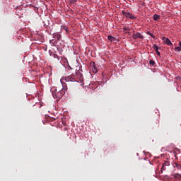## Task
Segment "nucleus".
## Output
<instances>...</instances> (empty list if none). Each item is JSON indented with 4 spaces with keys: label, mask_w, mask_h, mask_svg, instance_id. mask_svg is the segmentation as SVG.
I'll return each mask as SVG.
<instances>
[{
    "label": "nucleus",
    "mask_w": 181,
    "mask_h": 181,
    "mask_svg": "<svg viewBox=\"0 0 181 181\" xmlns=\"http://www.w3.org/2000/svg\"><path fill=\"white\" fill-rule=\"evenodd\" d=\"M53 57L54 59H59V56L57 55V54H53Z\"/></svg>",
    "instance_id": "nucleus-17"
},
{
    "label": "nucleus",
    "mask_w": 181,
    "mask_h": 181,
    "mask_svg": "<svg viewBox=\"0 0 181 181\" xmlns=\"http://www.w3.org/2000/svg\"><path fill=\"white\" fill-rule=\"evenodd\" d=\"M90 67L93 73H95V74L98 73V71L97 70V68L95 67V62H90Z\"/></svg>",
    "instance_id": "nucleus-7"
},
{
    "label": "nucleus",
    "mask_w": 181,
    "mask_h": 181,
    "mask_svg": "<svg viewBox=\"0 0 181 181\" xmlns=\"http://www.w3.org/2000/svg\"><path fill=\"white\" fill-rule=\"evenodd\" d=\"M71 81L73 83L77 82L79 83L77 78H76L74 74H71L67 76H62L60 79L61 84H62V88H55L54 90H52V95L54 98H57L60 100L66 94V91L67 90V85L66 83H69Z\"/></svg>",
    "instance_id": "nucleus-1"
},
{
    "label": "nucleus",
    "mask_w": 181,
    "mask_h": 181,
    "mask_svg": "<svg viewBox=\"0 0 181 181\" xmlns=\"http://www.w3.org/2000/svg\"><path fill=\"white\" fill-rule=\"evenodd\" d=\"M149 158H151V153H147L146 154V159H148Z\"/></svg>",
    "instance_id": "nucleus-15"
},
{
    "label": "nucleus",
    "mask_w": 181,
    "mask_h": 181,
    "mask_svg": "<svg viewBox=\"0 0 181 181\" xmlns=\"http://www.w3.org/2000/svg\"><path fill=\"white\" fill-rule=\"evenodd\" d=\"M133 39L135 40L136 39H144V35L141 33H137L132 35Z\"/></svg>",
    "instance_id": "nucleus-8"
},
{
    "label": "nucleus",
    "mask_w": 181,
    "mask_h": 181,
    "mask_svg": "<svg viewBox=\"0 0 181 181\" xmlns=\"http://www.w3.org/2000/svg\"><path fill=\"white\" fill-rule=\"evenodd\" d=\"M177 152L178 151H167L165 153V158L166 159H177Z\"/></svg>",
    "instance_id": "nucleus-4"
},
{
    "label": "nucleus",
    "mask_w": 181,
    "mask_h": 181,
    "mask_svg": "<svg viewBox=\"0 0 181 181\" xmlns=\"http://www.w3.org/2000/svg\"><path fill=\"white\" fill-rule=\"evenodd\" d=\"M146 34L148 35L149 36H151V37L155 39V35H154L152 33L148 31V32L146 33Z\"/></svg>",
    "instance_id": "nucleus-13"
},
{
    "label": "nucleus",
    "mask_w": 181,
    "mask_h": 181,
    "mask_svg": "<svg viewBox=\"0 0 181 181\" xmlns=\"http://www.w3.org/2000/svg\"><path fill=\"white\" fill-rule=\"evenodd\" d=\"M176 78H177V80H180V81H181V77L180 76H177Z\"/></svg>",
    "instance_id": "nucleus-20"
},
{
    "label": "nucleus",
    "mask_w": 181,
    "mask_h": 181,
    "mask_svg": "<svg viewBox=\"0 0 181 181\" xmlns=\"http://www.w3.org/2000/svg\"><path fill=\"white\" fill-rule=\"evenodd\" d=\"M69 130V127L66 126L64 129L63 131H68Z\"/></svg>",
    "instance_id": "nucleus-18"
},
{
    "label": "nucleus",
    "mask_w": 181,
    "mask_h": 181,
    "mask_svg": "<svg viewBox=\"0 0 181 181\" xmlns=\"http://www.w3.org/2000/svg\"><path fill=\"white\" fill-rule=\"evenodd\" d=\"M107 40H110V42H115V37H113L112 35H108Z\"/></svg>",
    "instance_id": "nucleus-10"
},
{
    "label": "nucleus",
    "mask_w": 181,
    "mask_h": 181,
    "mask_svg": "<svg viewBox=\"0 0 181 181\" xmlns=\"http://www.w3.org/2000/svg\"><path fill=\"white\" fill-rule=\"evenodd\" d=\"M160 16H159V15L155 14L153 16V19L154 21H158V19H160Z\"/></svg>",
    "instance_id": "nucleus-14"
},
{
    "label": "nucleus",
    "mask_w": 181,
    "mask_h": 181,
    "mask_svg": "<svg viewBox=\"0 0 181 181\" xmlns=\"http://www.w3.org/2000/svg\"><path fill=\"white\" fill-rule=\"evenodd\" d=\"M123 16H125V18H128L129 19H136V17H135L132 13L129 12L122 11V12Z\"/></svg>",
    "instance_id": "nucleus-5"
},
{
    "label": "nucleus",
    "mask_w": 181,
    "mask_h": 181,
    "mask_svg": "<svg viewBox=\"0 0 181 181\" xmlns=\"http://www.w3.org/2000/svg\"><path fill=\"white\" fill-rule=\"evenodd\" d=\"M179 46L180 47H175L174 49L175 52H181V42H179Z\"/></svg>",
    "instance_id": "nucleus-11"
},
{
    "label": "nucleus",
    "mask_w": 181,
    "mask_h": 181,
    "mask_svg": "<svg viewBox=\"0 0 181 181\" xmlns=\"http://www.w3.org/2000/svg\"><path fill=\"white\" fill-rule=\"evenodd\" d=\"M65 30H66V31H67V28H66V29H65Z\"/></svg>",
    "instance_id": "nucleus-23"
},
{
    "label": "nucleus",
    "mask_w": 181,
    "mask_h": 181,
    "mask_svg": "<svg viewBox=\"0 0 181 181\" xmlns=\"http://www.w3.org/2000/svg\"><path fill=\"white\" fill-rule=\"evenodd\" d=\"M149 64H151V66H154V64H155V61H153V60H150V61H149Z\"/></svg>",
    "instance_id": "nucleus-16"
},
{
    "label": "nucleus",
    "mask_w": 181,
    "mask_h": 181,
    "mask_svg": "<svg viewBox=\"0 0 181 181\" xmlns=\"http://www.w3.org/2000/svg\"><path fill=\"white\" fill-rule=\"evenodd\" d=\"M46 119H47V122H49L52 127H56V128H61L62 124H63L64 125H66V124L63 122V119L62 118H54V117H50L47 116L46 117Z\"/></svg>",
    "instance_id": "nucleus-2"
},
{
    "label": "nucleus",
    "mask_w": 181,
    "mask_h": 181,
    "mask_svg": "<svg viewBox=\"0 0 181 181\" xmlns=\"http://www.w3.org/2000/svg\"><path fill=\"white\" fill-rule=\"evenodd\" d=\"M73 2H77V0H72Z\"/></svg>",
    "instance_id": "nucleus-22"
},
{
    "label": "nucleus",
    "mask_w": 181,
    "mask_h": 181,
    "mask_svg": "<svg viewBox=\"0 0 181 181\" xmlns=\"http://www.w3.org/2000/svg\"><path fill=\"white\" fill-rule=\"evenodd\" d=\"M162 40L165 43L167 46H172V41L169 38H167L165 37H162Z\"/></svg>",
    "instance_id": "nucleus-6"
},
{
    "label": "nucleus",
    "mask_w": 181,
    "mask_h": 181,
    "mask_svg": "<svg viewBox=\"0 0 181 181\" xmlns=\"http://www.w3.org/2000/svg\"><path fill=\"white\" fill-rule=\"evenodd\" d=\"M54 37L55 39H57V40H60V39H62V34L57 33L54 34Z\"/></svg>",
    "instance_id": "nucleus-9"
},
{
    "label": "nucleus",
    "mask_w": 181,
    "mask_h": 181,
    "mask_svg": "<svg viewBox=\"0 0 181 181\" xmlns=\"http://www.w3.org/2000/svg\"><path fill=\"white\" fill-rule=\"evenodd\" d=\"M75 77L76 78V80L79 83H81L84 80V77L83 76V69H81V66L80 64H78L75 66Z\"/></svg>",
    "instance_id": "nucleus-3"
},
{
    "label": "nucleus",
    "mask_w": 181,
    "mask_h": 181,
    "mask_svg": "<svg viewBox=\"0 0 181 181\" xmlns=\"http://www.w3.org/2000/svg\"><path fill=\"white\" fill-rule=\"evenodd\" d=\"M123 30L129 31V28H128L127 27H124V28H123Z\"/></svg>",
    "instance_id": "nucleus-19"
},
{
    "label": "nucleus",
    "mask_w": 181,
    "mask_h": 181,
    "mask_svg": "<svg viewBox=\"0 0 181 181\" xmlns=\"http://www.w3.org/2000/svg\"><path fill=\"white\" fill-rule=\"evenodd\" d=\"M153 49H154L155 52H157L159 51V47L156 45H153Z\"/></svg>",
    "instance_id": "nucleus-12"
},
{
    "label": "nucleus",
    "mask_w": 181,
    "mask_h": 181,
    "mask_svg": "<svg viewBox=\"0 0 181 181\" xmlns=\"http://www.w3.org/2000/svg\"><path fill=\"white\" fill-rule=\"evenodd\" d=\"M156 53L157 56H160V52L159 51Z\"/></svg>",
    "instance_id": "nucleus-21"
}]
</instances>
